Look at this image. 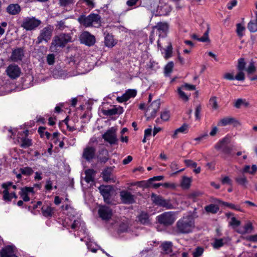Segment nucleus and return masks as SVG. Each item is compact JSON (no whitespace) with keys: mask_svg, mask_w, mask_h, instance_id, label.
<instances>
[{"mask_svg":"<svg viewBox=\"0 0 257 257\" xmlns=\"http://www.w3.org/2000/svg\"><path fill=\"white\" fill-rule=\"evenodd\" d=\"M209 104L211 106L212 108L216 109L218 108L216 97H212L209 100Z\"/></svg>","mask_w":257,"mask_h":257,"instance_id":"obj_46","label":"nucleus"},{"mask_svg":"<svg viewBox=\"0 0 257 257\" xmlns=\"http://www.w3.org/2000/svg\"><path fill=\"white\" fill-rule=\"evenodd\" d=\"M175 220V214L172 212H165L157 216L158 222L163 225H171Z\"/></svg>","mask_w":257,"mask_h":257,"instance_id":"obj_7","label":"nucleus"},{"mask_svg":"<svg viewBox=\"0 0 257 257\" xmlns=\"http://www.w3.org/2000/svg\"><path fill=\"white\" fill-rule=\"evenodd\" d=\"M164 253L169 254L172 252L173 243L171 241H165L161 244Z\"/></svg>","mask_w":257,"mask_h":257,"instance_id":"obj_25","label":"nucleus"},{"mask_svg":"<svg viewBox=\"0 0 257 257\" xmlns=\"http://www.w3.org/2000/svg\"><path fill=\"white\" fill-rule=\"evenodd\" d=\"M182 88L180 87L178 88L177 91L179 95L180 98L182 99L184 101L187 102L189 100V98L187 95L182 90Z\"/></svg>","mask_w":257,"mask_h":257,"instance_id":"obj_37","label":"nucleus"},{"mask_svg":"<svg viewBox=\"0 0 257 257\" xmlns=\"http://www.w3.org/2000/svg\"><path fill=\"white\" fill-rule=\"evenodd\" d=\"M191 180L189 178L184 177L183 178L181 186L183 188L187 189L190 187Z\"/></svg>","mask_w":257,"mask_h":257,"instance_id":"obj_40","label":"nucleus"},{"mask_svg":"<svg viewBox=\"0 0 257 257\" xmlns=\"http://www.w3.org/2000/svg\"><path fill=\"white\" fill-rule=\"evenodd\" d=\"M47 63L49 65H52L55 62V56L53 54H50L47 55Z\"/></svg>","mask_w":257,"mask_h":257,"instance_id":"obj_54","label":"nucleus"},{"mask_svg":"<svg viewBox=\"0 0 257 257\" xmlns=\"http://www.w3.org/2000/svg\"><path fill=\"white\" fill-rule=\"evenodd\" d=\"M222 205L227 206L231 209H233L236 210H239V208L237 206H236L234 204L232 203L224 201L222 202Z\"/></svg>","mask_w":257,"mask_h":257,"instance_id":"obj_52","label":"nucleus"},{"mask_svg":"<svg viewBox=\"0 0 257 257\" xmlns=\"http://www.w3.org/2000/svg\"><path fill=\"white\" fill-rule=\"evenodd\" d=\"M174 67V63L170 61L167 63L164 68V74L166 76H168L172 71Z\"/></svg>","mask_w":257,"mask_h":257,"instance_id":"obj_33","label":"nucleus"},{"mask_svg":"<svg viewBox=\"0 0 257 257\" xmlns=\"http://www.w3.org/2000/svg\"><path fill=\"white\" fill-rule=\"evenodd\" d=\"M127 97H129V99L131 97H134L137 94V91L135 89H128L126 91Z\"/></svg>","mask_w":257,"mask_h":257,"instance_id":"obj_59","label":"nucleus"},{"mask_svg":"<svg viewBox=\"0 0 257 257\" xmlns=\"http://www.w3.org/2000/svg\"><path fill=\"white\" fill-rule=\"evenodd\" d=\"M173 48L172 46L171 43L169 42L168 46L167 48L165 49V56L164 58L166 60L168 59L169 58L171 57L172 56V52H173Z\"/></svg>","mask_w":257,"mask_h":257,"instance_id":"obj_32","label":"nucleus"},{"mask_svg":"<svg viewBox=\"0 0 257 257\" xmlns=\"http://www.w3.org/2000/svg\"><path fill=\"white\" fill-rule=\"evenodd\" d=\"M183 219H184L183 220L184 223L182 225H191L192 224L194 223V221H193V217L191 215L188 216L186 218H184Z\"/></svg>","mask_w":257,"mask_h":257,"instance_id":"obj_48","label":"nucleus"},{"mask_svg":"<svg viewBox=\"0 0 257 257\" xmlns=\"http://www.w3.org/2000/svg\"><path fill=\"white\" fill-rule=\"evenodd\" d=\"M116 131L115 128L112 127L102 135V138L105 141L109 143L110 145L116 144L118 139L116 137Z\"/></svg>","mask_w":257,"mask_h":257,"instance_id":"obj_8","label":"nucleus"},{"mask_svg":"<svg viewBox=\"0 0 257 257\" xmlns=\"http://www.w3.org/2000/svg\"><path fill=\"white\" fill-rule=\"evenodd\" d=\"M234 79L239 80V81H243L245 79L244 74L243 72L242 71H240L238 74L235 76L234 77Z\"/></svg>","mask_w":257,"mask_h":257,"instance_id":"obj_63","label":"nucleus"},{"mask_svg":"<svg viewBox=\"0 0 257 257\" xmlns=\"http://www.w3.org/2000/svg\"><path fill=\"white\" fill-rule=\"evenodd\" d=\"M138 222L141 224H149L150 220L149 215L147 213L142 212L141 214L137 217Z\"/></svg>","mask_w":257,"mask_h":257,"instance_id":"obj_24","label":"nucleus"},{"mask_svg":"<svg viewBox=\"0 0 257 257\" xmlns=\"http://www.w3.org/2000/svg\"><path fill=\"white\" fill-rule=\"evenodd\" d=\"M151 197L153 203L156 205L164 207L167 209L173 208V205L171 203L170 200L165 199L161 196L157 195L153 193H152Z\"/></svg>","mask_w":257,"mask_h":257,"instance_id":"obj_6","label":"nucleus"},{"mask_svg":"<svg viewBox=\"0 0 257 257\" xmlns=\"http://www.w3.org/2000/svg\"><path fill=\"white\" fill-rule=\"evenodd\" d=\"M43 215L45 217L51 216L53 213V209L49 206H43L42 208Z\"/></svg>","mask_w":257,"mask_h":257,"instance_id":"obj_29","label":"nucleus"},{"mask_svg":"<svg viewBox=\"0 0 257 257\" xmlns=\"http://www.w3.org/2000/svg\"><path fill=\"white\" fill-rule=\"evenodd\" d=\"M223 245V240L222 239H215L213 246L214 248H218Z\"/></svg>","mask_w":257,"mask_h":257,"instance_id":"obj_53","label":"nucleus"},{"mask_svg":"<svg viewBox=\"0 0 257 257\" xmlns=\"http://www.w3.org/2000/svg\"><path fill=\"white\" fill-rule=\"evenodd\" d=\"M245 30V27L242 26L240 24L236 25V33L238 36L241 37L243 36V32Z\"/></svg>","mask_w":257,"mask_h":257,"instance_id":"obj_44","label":"nucleus"},{"mask_svg":"<svg viewBox=\"0 0 257 257\" xmlns=\"http://www.w3.org/2000/svg\"><path fill=\"white\" fill-rule=\"evenodd\" d=\"M203 252V249L201 247H198L193 252V257H199L202 255Z\"/></svg>","mask_w":257,"mask_h":257,"instance_id":"obj_51","label":"nucleus"},{"mask_svg":"<svg viewBox=\"0 0 257 257\" xmlns=\"http://www.w3.org/2000/svg\"><path fill=\"white\" fill-rule=\"evenodd\" d=\"M245 66V62L243 58H240L238 60L237 69L239 71H242L244 70Z\"/></svg>","mask_w":257,"mask_h":257,"instance_id":"obj_42","label":"nucleus"},{"mask_svg":"<svg viewBox=\"0 0 257 257\" xmlns=\"http://www.w3.org/2000/svg\"><path fill=\"white\" fill-rule=\"evenodd\" d=\"M235 181L240 185L245 186V184L247 183L246 178L244 176H239L235 178Z\"/></svg>","mask_w":257,"mask_h":257,"instance_id":"obj_36","label":"nucleus"},{"mask_svg":"<svg viewBox=\"0 0 257 257\" xmlns=\"http://www.w3.org/2000/svg\"><path fill=\"white\" fill-rule=\"evenodd\" d=\"M192 226H174L172 233L174 234L188 233L192 231Z\"/></svg>","mask_w":257,"mask_h":257,"instance_id":"obj_19","label":"nucleus"},{"mask_svg":"<svg viewBox=\"0 0 257 257\" xmlns=\"http://www.w3.org/2000/svg\"><path fill=\"white\" fill-rule=\"evenodd\" d=\"M86 175L85 177V181L89 183L91 182H94V178L95 174V172L92 169H88L85 171Z\"/></svg>","mask_w":257,"mask_h":257,"instance_id":"obj_26","label":"nucleus"},{"mask_svg":"<svg viewBox=\"0 0 257 257\" xmlns=\"http://www.w3.org/2000/svg\"><path fill=\"white\" fill-rule=\"evenodd\" d=\"M247 28L251 32L257 31V24L253 21H250L247 25Z\"/></svg>","mask_w":257,"mask_h":257,"instance_id":"obj_43","label":"nucleus"},{"mask_svg":"<svg viewBox=\"0 0 257 257\" xmlns=\"http://www.w3.org/2000/svg\"><path fill=\"white\" fill-rule=\"evenodd\" d=\"M71 42L72 37L70 34L60 33L53 37L50 50L51 52H57L60 48L65 47L67 43Z\"/></svg>","mask_w":257,"mask_h":257,"instance_id":"obj_1","label":"nucleus"},{"mask_svg":"<svg viewBox=\"0 0 257 257\" xmlns=\"http://www.w3.org/2000/svg\"><path fill=\"white\" fill-rule=\"evenodd\" d=\"M181 87L182 89H185L188 90H194L195 89V85L189 84L188 83H185V84L182 85Z\"/></svg>","mask_w":257,"mask_h":257,"instance_id":"obj_57","label":"nucleus"},{"mask_svg":"<svg viewBox=\"0 0 257 257\" xmlns=\"http://www.w3.org/2000/svg\"><path fill=\"white\" fill-rule=\"evenodd\" d=\"M188 128V125L187 124H186V123L183 124L181 127L176 129L173 135L172 136V138L173 139L177 138V135L178 133H185V131L187 130Z\"/></svg>","mask_w":257,"mask_h":257,"instance_id":"obj_30","label":"nucleus"},{"mask_svg":"<svg viewBox=\"0 0 257 257\" xmlns=\"http://www.w3.org/2000/svg\"><path fill=\"white\" fill-rule=\"evenodd\" d=\"M184 162L187 167L193 168H196L197 167V164L191 160H185Z\"/></svg>","mask_w":257,"mask_h":257,"instance_id":"obj_55","label":"nucleus"},{"mask_svg":"<svg viewBox=\"0 0 257 257\" xmlns=\"http://www.w3.org/2000/svg\"><path fill=\"white\" fill-rule=\"evenodd\" d=\"M17 248L14 245H8L0 251L1 257H18L16 255Z\"/></svg>","mask_w":257,"mask_h":257,"instance_id":"obj_11","label":"nucleus"},{"mask_svg":"<svg viewBox=\"0 0 257 257\" xmlns=\"http://www.w3.org/2000/svg\"><path fill=\"white\" fill-rule=\"evenodd\" d=\"M21 192L28 194L30 192L34 193V188L31 187H25L21 188Z\"/></svg>","mask_w":257,"mask_h":257,"instance_id":"obj_61","label":"nucleus"},{"mask_svg":"<svg viewBox=\"0 0 257 257\" xmlns=\"http://www.w3.org/2000/svg\"><path fill=\"white\" fill-rule=\"evenodd\" d=\"M201 106L200 104L198 105L195 109V115L196 119H200V113L201 111Z\"/></svg>","mask_w":257,"mask_h":257,"instance_id":"obj_56","label":"nucleus"},{"mask_svg":"<svg viewBox=\"0 0 257 257\" xmlns=\"http://www.w3.org/2000/svg\"><path fill=\"white\" fill-rule=\"evenodd\" d=\"M98 189L103 197L104 202L106 203H110V193L112 189V187L109 185H101Z\"/></svg>","mask_w":257,"mask_h":257,"instance_id":"obj_15","label":"nucleus"},{"mask_svg":"<svg viewBox=\"0 0 257 257\" xmlns=\"http://www.w3.org/2000/svg\"><path fill=\"white\" fill-rule=\"evenodd\" d=\"M226 215L228 218H230V220L229 222V225H239L240 224V221L237 220L235 217L233 216V214L232 213H226Z\"/></svg>","mask_w":257,"mask_h":257,"instance_id":"obj_35","label":"nucleus"},{"mask_svg":"<svg viewBox=\"0 0 257 257\" xmlns=\"http://www.w3.org/2000/svg\"><path fill=\"white\" fill-rule=\"evenodd\" d=\"M209 30V28L208 27L207 30L204 33L203 36L199 39V41L205 42L209 41L208 37Z\"/></svg>","mask_w":257,"mask_h":257,"instance_id":"obj_49","label":"nucleus"},{"mask_svg":"<svg viewBox=\"0 0 257 257\" xmlns=\"http://www.w3.org/2000/svg\"><path fill=\"white\" fill-rule=\"evenodd\" d=\"M102 152L105 155V156L103 157H100L99 158V161L101 163H105L109 160L108 152L107 150L105 149L102 150Z\"/></svg>","mask_w":257,"mask_h":257,"instance_id":"obj_39","label":"nucleus"},{"mask_svg":"<svg viewBox=\"0 0 257 257\" xmlns=\"http://www.w3.org/2000/svg\"><path fill=\"white\" fill-rule=\"evenodd\" d=\"M117 228L115 229L117 230V233L120 234L122 233L127 232L129 231L128 226H116Z\"/></svg>","mask_w":257,"mask_h":257,"instance_id":"obj_41","label":"nucleus"},{"mask_svg":"<svg viewBox=\"0 0 257 257\" xmlns=\"http://www.w3.org/2000/svg\"><path fill=\"white\" fill-rule=\"evenodd\" d=\"M75 0H59V5L60 7H68L73 5Z\"/></svg>","mask_w":257,"mask_h":257,"instance_id":"obj_34","label":"nucleus"},{"mask_svg":"<svg viewBox=\"0 0 257 257\" xmlns=\"http://www.w3.org/2000/svg\"><path fill=\"white\" fill-rule=\"evenodd\" d=\"M231 137L226 136L220 140L215 145L214 148L218 151H221L224 154L232 155L233 145H230Z\"/></svg>","mask_w":257,"mask_h":257,"instance_id":"obj_3","label":"nucleus"},{"mask_svg":"<svg viewBox=\"0 0 257 257\" xmlns=\"http://www.w3.org/2000/svg\"><path fill=\"white\" fill-rule=\"evenodd\" d=\"M160 107V100L154 101L148 107L147 112L150 114L151 116L155 117L156 113L159 110Z\"/></svg>","mask_w":257,"mask_h":257,"instance_id":"obj_16","label":"nucleus"},{"mask_svg":"<svg viewBox=\"0 0 257 257\" xmlns=\"http://www.w3.org/2000/svg\"><path fill=\"white\" fill-rule=\"evenodd\" d=\"M205 210L207 212L214 214L218 211L219 208L217 205L213 204H211L205 206Z\"/></svg>","mask_w":257,"mask_h":257,"instance_id":"obj_31","label":"nucleus"},{"mask_svg":"<svg viewBox=\"0 0 257 257\" xmlns=\"http://www.w3.org/2000/svg\"><path fill=\"white\" fill-rule=\"evenodd\" d=\"M24 56V49L19 48L13 51L11 59L14 62L21 61Z\"/></svg>","mask_w":257,"mask_h":257,"instance_id":"obj_17","label":"nucleus"},{"mask_svg":"<svg viewBox=\"0 0 257 257\" xmlns=\"http://www.w3.org/2000/svg\"><path fill=\"white\" fill-rule=\"evenodd\" d=\"M118 109L116 108L110 109L108 110H104L103 113L106 115H113L117 113Z\"/></svg>","mask_w":257,"mask_h":257,"instance_id":"obj_47","label":"nucleus"},{"mask_svg":"<svg viewBox=\"0 0 257 257\" xmlns=\"http://www.w3.org/2000/svg\"><path fill=\"white\" fill-rule=\"evenodd\" d=\"M256 69L253 63H250L247 68L246 69V71L249 74H251L255 72Z\"/></svg>","mask_w":257,"mask_h":257,"instance_id":"obj_62","label":"nucleus"},{"mask_svg":"<svg viewBox=\"0 0 257 257\" xmlns=\"http://www.w3.org/2000/svg\"><path fill=\"white\" fill-rule=\"evenodd\" d=\"M65 28H66V26L65 25V23L64 20H61L60 21H57V24L56 25V28L57 30L62 31Z\"/></svg>","mask_w":257,"mask_h":257,"instance_id":"obj_45","label":"nucleus"},{"mask_svg":"<svg viewBox=\"0 0 257 257\" xmlns=\"http://www.w3.org/2000/svg\"><path fill=\"white\" fill-rule=\"evenodd\" d=\"M233 229L237 232L244 234L251 232L252 226H232Z\"/></svg>","mask_w":257,"mask_h":257,"instance_id":"obj_20","label":"nucleus"},{"mask_svg":"<svg viewBox=\"0 0 257 257\" xmlns=\"http://www.w3.org/2000/svg\"><path fill=\"white\" fill-rule=\"evenodd\" d=\"M120 199L125 204H131L135 202L134 195L127 191L123 190L120 192Z\"/></svg>","mask_w":257,"mask_h":257,"instance_id":"obj_14","label":"nucleus"},{"mask_svg":"<svg viewBox=\"0 0 257 257\" xmlns=\"http://www.w3.org/2000/svg\"><path fill=\"white\" fill-rule=\"evenodd\" d=\"M20 171L22 174L27 176L32 175L34 172L33 169L31 167H28L21 168Z\"/></svg>","mask_w":257,"mask_h":257,"instance_id":"obj_38","label":"nucleus"},{"mask_svg":"<svg viewBox=\"0 0 257 257\" xmlns=\"http://www.w3.org/2000/svg\"><path fill=\"white\" fill-rule=\"evenodd\" d=\"M80 40L81 43L89 47L93 46L96 42L95 36L87 31H85L81 34Z\"/></svg>","mask_w":257,"mask_h":257,"instance_id":"obj_9","label":"nucleus"},{"mask_svg":"<svg viewBox=\"0 0 257 257\" xmlns=\"http://www.w3.org/2000/svg\"><path fill=\"white\" fill-rule=\"evenodd\" d=\"M21 144L20 147L22 148H27L32 145V140L27 137H22L20 138Z\"/></svg>","mask_w":257,"mask_h":257,"instance_id":"obj_27","label":"nucleus"},{"mask_svg":"<svg viewBox=\"0 0 257 257\" xmlns=\"http://www.w3.org/2000/svg\"><path fill=\"white\" fill-rule=\"evenodd\" d=\"M101 17L98 14H90L88 16L85 15L80 16L78 19V22L85 27H94L98 28L101 26Z\"/></svg>","mask_w":257,"mask_h":257,"instance_id":"obj_2","label":"nucleus"},{"mask_svg":"<svg viewBox=\"0 0 257 257\" xmlns=\"http://www.w3.org/2000/svg\"><path fill=\"white\" fill-rule=\"evenodd\" d=\"M112 170V167H107L102 172V177L105 182L111 181L114 182L113 178L111 177Z\"/></svg>","mask_w":257,"mask_h":257,"instance_id":"obj_21","label":"nucleus"},{"mask_svg":"<svg viewBox=\"0 0 257 257\" xmlns=\"http://www.w3.org/2000/svg\"><path fill=\"white\" fill-rule=\"evenodd\" d=\"M21 10V7L18 4H10L7 8V12L12 15L18 14Z\"/></svg>","mask_w":257,"mask_h":257,"instance_id":"obj_22","label":"nucleus"},{"mask_svg":"<svg viewBox=\"0 0 257 257\" xmlns=\"http://www.w3.org/2000/svg\"><path fill=\"white\" fill-rule=\"evenodd\" d=\"M242 104H244L245 106H247L248 105V103L245 102L244 100H243L242 99H238L235 102L234 106L236 108H238L240 107V106Z\"/></svg>","mask_w":257,"mask_h":257,"instance_id":"obj_50","label":"nucleus"},{"mask_svg":"<svg viewBox=\"0 0 257 257\" xmlns=\"http://www.w3.org/2000/svg\"><path fill=\"white\" fill-rule=\"evenodd\" d=\"M99 217L103 220H109L112 215V210L108 206H101L98 211Z\"/></svg>","mask_w":257,"mask_h":257,"instance_id":"obj_13","label":"nucleus"},{"mask_svg":"<svg viewBox=\"0 0 257 257\" xmlns=\"http://www.w3.org/2000/svg\"><path fill=\"white\" fill-rule=\"evenodd\" d=\"M104 34L105 35L104 38L105 45L108 47H113L116 44V42H114L113 36L108 33L106 34L104 33Z\"/></svg>","mask_w":257,"mask_h":257,"instance_id":"obj_23","label":"nucleus"},{"mask_svg":"<svg viewBox=\"0 0 257 257\" xmlns=\"http://www.w3.org/2000/svg\"><path fill=\"white\" fill-rule=\"evenodd\" d=\"M42 24L40 20L35 17H28L24 18L21 24V27L26 31H34Z\"/></svg>","mask_w":257,"mask_h":257,"instance_id":"obj_4","label":"nucleus"},{"mask_svg":"<svg viewBox=\"0 0 257 257\" xmlns=\"http://www.w3.org/2000/svg\"><path fill=\"white\" fill-rule=\"evenodd\" d=\"M53 31V28L51 25H48L41 29L37 37L36 44L39 45L43 42L48 43L52 38Z\"/></svg>","mask_w":257,"mask_h":257,"instance_id":"obj_5","label":"nucleus"},{"mask_svg":"<svg viewBox=\"0 0 257 257\" xmlns=\"http://www.w3.org/2000/svg\"><path fill=\"white\" fill-rule=\"evenodd\" d=\"M157 29L160 32L166 33L168 30V25L166 23H158L154 29Z\"/></svg>","mask_w":257,"mask_h":257,"instance_id":"obj_28","label":"nucleus"},{"mask_svg":"<svg viewBox=\"0 0 257 257\" xmlns=\"http://www.w3.org/2000/svg\"><path fill=\"white\" fill-rule=\"evenodd\" d=\"M7 75L12 79H16L20 76L21 73L20 68L16 64H11L7 68Z\"/></svg>","mask_w":257,"mask_h":257,"instance_id":"obj_12","label":"nucleus"},{"mask_svg":"<svg viewBox=\"0 0 257 257\" xmlns=\"http://www.w3.org/2000/svg\"><path fill=\"white\" fill-rule=\"evenodd\" d=\"M116 99L119 102H123L128 100L129 97H127L126 94L125 93L121 96L117 97Z\"/></svg>","mask_w":257,"mask_h":257,"instance_id":"obj_60","label":"nucleus"},{"mask_svg":"<svg viewBox=\"0 0 257 257\" xmlns=\"http://www.w3.org/2000/svg\"><path fill=\"white\" fill-rule=\"evenodd\" d=\"M221 181L222 184H228L230 185H231L232 181H231V179L228 176H225V177L222 178Z\"/></svg>","mask_w":257,"mask_h":257,"instance_id":"obj_64","label":"nucleus"},{"mask_svg":"<svg viewBox=\"0 0 257 257\" xmlns=\"http://www.w3.org/2000/svg\"><path fill=\"white\" fill-rule=\"evenodd\" d=\"M232 124H234V126H237L239 124V123L235 118L232 117H224L218 122V125L222 126Z\"/></svg>","mask_w":257,"mask_h":257,"instance_id":"obj_18","label":"nucleus"},{"mask_svg":"<svg viewBox=\"0 0 257 257\" xmlns=\"http://www.w3.org/2000/svg\"><path fill=\"white\" fill-rule=\"evenodd\" d=\"M170 114L168 111L163 112L161 114V118L164 121H167L169 119Z\"/></svg>","mask_w":257,"mask_h":257,"instance_id":"obj_58","label":"nucleus"},{"mask_svg":"<svg viewBox=\"0 0 257 257\" xmlns=\"http://www.w3.org/2000/svg\"><path fill=\"white\" fill-rule=\"evenodd\" d=\"M96 151V148L94 147L86 146L83 150L82 158L87 162H90L95 158Z\"/></svg>","mask_w":257,"mask_h":257,"instance_id":"obj_10","label":"nucleus"}]
</instances>
